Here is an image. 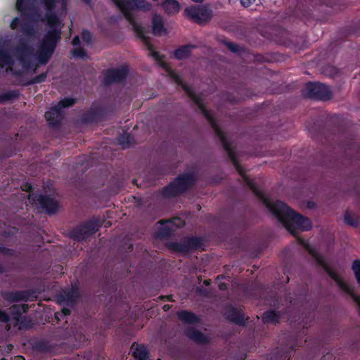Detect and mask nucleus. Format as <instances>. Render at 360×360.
I'll return each instance as SVG.
<instances>
[{
  "instance_id": "1",
  "label": "nucleus",
  "mask_w": 360,
  "mask_h": 360,
  "mask_svg": "<svg viewBox=\"0 0 360 360\" xmlns=\"http://www.w3.org/2000/svg\"><path fill=\"white\" fill-rule=\"evenodd\" d=\"M46 13L44 20L48 30L44 35L41 44L36 53V58L41 65H46L52 57L58 43L61 39L62 22L55 9L58 3L60 2L62 9H66L67 0H41Z\"/></svg>"
},
{
  "instance_id": "2",
  "label": "nucleus",
  "mask_w": 360,
  "mask_h": 360,
  "mask_svg": "<svg viewBox=\"0 0 360 360\" xmlns=\"http://www.w3.org/2000/svg\"><path fill=\"white\" fill-rule=\"evenodd\" d=\"M115 5L123 13L125 19L132 26L133 30L137 37L142 39L146 44L149 51V56L159 63H163L164 56L161 55L158 51L154 50L153 45L150 43L149 39L145 35L143 27L139 24L131 13L132 11L139 10L143 12L148 11L152 8V4L146 0H111ZM165 68V65L162 64Z\"/></svg>"
},
{
  "instance_id": "3",
  "label": "nucleus",
  "mask_w": 360,
  "mask_h": 360,
  "mask_svg": "<svg viewBox=\"0 0 360 360\" xmlns=\"http://www.w3.org/2000/svg\"><path fill=\"white\" fill-rule=\"evenodd\" d=\"M269 210L293 236L299 231H309L312 227L309 218L296 212L281 200L273 202Z\"/></svg>"
},
{
  "instance_id": "4",
  "label": "nucleus",
  "mask_w": 360,
  "mask_h": 360,
  "mask_svg": "<svg viewBox=\"0 0 360 360\" xmlns=\"http://www.w3.org/2000/svg\"><path fill=\"white\" fill-rule=\"evenodd\" d=\"M196 183V176L194 173H183L179 174L161 191L164 198H173L186 193Z\"/></svg>"
},
{
  "instance_id": "5",
  "label": "nucleus",
  "mask_w": 360,
  "mask_h": 360,
  "mask_svg": "<svg viewBox=\"0 0 360 360\" xmlns=\"http://www.w3.org/2000/svg\"><path fill=\"white\" fill-rule=\"evenodd\" d=\"M103 222L104 220L101 217L94 216L89 220L77 225L70 231L69 236L74 240L79 242L86 240L91 236L98 231Z\"/></svg>"
},
{
  "instance_id": "6",
  "label": "nucleus",
  "mask_w": 360,
  "mask_h": 360,
  "mask_svg": "<svg viewBox=\"0 0 360 360\" xmlns=\"http://www.w3.org/2000/svg\"><path fill=\"white\" fill-rule=\"evenodd\" d=\"M309 254L315 259L316 264L323 268L327 274L332 278L338 287L347 294L352 295L354 289L348 283L343 281L338 274L326 262L324 257L314 248L309 245L305 246Z\"/></svg>"
},
{
  "instance_id": "7",
  "label": "nucleus",
  "mask_w": 360,
  "mask_h": 360,
  "mask_svg": "<svg viewBox=\"0 0 360 360\" xmlns=\"http://www.w3.org/2000/svg\"><path fill=\"white\" fill-rule=\"evenodd\" d=\"M302 94L315 101H328L333 96L330 88L318 82H307L302 91Z\"/></svg>"
},
{
  "instance_id": "8",
  "label": "nucleus",
  "mask_w": 360,
  "mask_h": 360,
  "mask_svg": "<svg viewBox=\"0 0 360 360\" xmlns=\"http://www.w3.org/2000/svg\"><path fill=\"white\" fill-rule=\"evenodd\" d=\"M167 247L173 252L188 253L191 250H204V240L198 236H188L181 242H169Z\"/></svg>"
},
{
  "instance_id": "9",
  "label": "nucleus",
  "mask_w": 360,
  "mask_h": 360,
  "mask_svg": "<svg viewBox=\"0 0 360 360\" xmlns=\"http://www.w3.org/2000/svg\"><path fill=\"white\" fill-rule=\"evenodd\" d=\"M32 51L33 49L31 46L25 40L20 39L15 48V55L25 70H32V72L34 73L38 65H34L32 62L30 56Z\"/></svg>"
},
{
  "instance_id": "10",
  "label": "nucleus",
  "mask_w": 360,
  "mask_h": 360,
  "mask_svg": "<svg viewBox=\"0 0 360 360\" xmlns=\"http://www.w3.org/2000/svg\"><path fill=\"white\" fill-rule=\"evenodd\" d=\"M188 96V97L193 101V102L197 105L198 108L200 110L203 116L206 118L209 124L213 130L219 127L218 125L217 121L215 117L213 116L212 112L207 110L205 105L203 103L202 99L201 97L195 94L192 89L186 84H185L182 81V84H179Z\"/></svg>"
},
{
  "instance_id": "11",
  "label": "nucleus",
  "mask_w": 360,
  "mask_h": 360,
  "mask_svg": "<svg viewBox=\"0 0 360 360\" xmlns=\"http://www.w3.org/2000/svg\"><path fill=\"white\" fill-rule=\"evenodd\" d=\"M188 96V97L193 101V102L197 105L198 108L200 110L203 116L206 118L209 124L213 130L219 127L218 125L217 121L215 117L213 116L212 112L207 110L205 105L203 103L202 99L201 97L195 94L192 89L186 84H185L182 81V84H179Z\"/></svg>"
},
{
  "instance_id": "12",
  "label": "nucleus",
  "mask_w": 360,
  "mask_h": 360,
  "mask_svg": "<svg viewBox=\"0 0 360 360\" xmlns=\"http://www.w3.org/2000/svg\"><path fill=\"white\" fill-rule=\"evenodd\" d=\"M184 13L190 20L198 25L209 22L212 17V11L209 5L188 7Z\"/></svg>"
},
{
  "instance_id": "13",
  "label": "nucleus",
  "mask_w": 360,
  "mask_h": 360,
  "mask_svg": "<svg viewBox=\"0 0 360 360\" xmlns=\"http://www.w3.org/2000/svg\"><path fill=\"white\" fill-rule=\"evenodd\" d=\"M214 131L216 136L219 138L223 148L226 152L228 157L229 158L230 160L231 161L233 165L234 166L238 174L240 176L241 178L246 176L247 174L245 173V169L240 165L236 157V152L234 149L232 148L231 143L227 139L224 131L221 129L220 127L215 129Z\"/></svg>"
},
{
  "instance_id": "14",
  "label": "nucleus",
  "mask_w": 360,
  "mask_h": 360,
  "mask_svg": "<svg viewBox=\"0 0 360 360\" xmlns=\"http://www.w3.org/2000/svg\"><path fill=\"white\" fill-rule=\"evenodd\" d=\"M29 200L35 202L41 211L51 215L57 212L59 207L58 201L48 194L30 195Z\"/></svg>"
},
{
  "instance_id": "15",
  "label": "nucleus",
  "mask_w": 360,
  "mask_h": 360,
  "mask_svg": "<svg viewBox=\"0 0 360 360\" xmlns=\"http://www.w3.org/2000/svg\"><path fill=\"white\" fill-rule=\"evenodd\" d=\"M106 115V107L94 103L82 115L81 120L84 124L98 123L103 120Z\"/></svg>"
},
{
  "instance_id": "16",
  "label": "nucleus",
  "mask_w": 360,
  "mask_h": 360,
  "mask_svg": "<svg viewBox=\"0 0 360 360\" xmlns=\"http://www.w3.org/2000/svg\"><path fill=\"white\" fill-rule=\"evenodd\" d=\"M129 75V68L123 65L118 68H109L104 72L103 82L105 85L118 84L124 82Z\"/></svg>"
},
{
  "instance_id": "17",
  "label": "nucleus",
  "mask_w": 360,
  "mask_h": 360,
  "mask_svg": "<svg viewBox=\"0 0 360 360\" xmlns=\"http://www.w3.org/2000/svg\"><path fill=\"white\" fill-rule=\"evenodd\" d=\"M15 8L22 17L30 20H37L40 15L31 0H16Z\"/></svg>"
},
{
  "instance_id": "18",
  "label": "nucleus",
  "mask_w": 360,
  "mask_h": 360,
  "mask_svg": "<svg viewBox=\"0 0 360 360\" xmlns=\"http://www.w3.org/2000/svg\"><path fill=\"white\" fill-rule=\"evenodd\" d=\"M160 223L162 226L158 231V236L161 238H167L172 236L174 231L172 226L181 228L185 225V221L179 217H174L169 221H160Z\"/></svg>"
},
{
  "instance_id": "19",
  "label": "nucleus",
  "mask_w": 360,
  "mask_h": 360,
  "mask_svg": "<svg viewBox=\"0 0 360 360\" xmlns=\"http://www.w3.org/2000/svg\"><path fill=\"white\" fill-rule=\"evenodd\" d=\"M79 297V293L78 288L76 287H72L69 290H64L58 295V299L60 304L72 307L76 304Z\"/></svg>"
},
{
  "instance_id": "20",
  "label": "nucleus",
  "mask_w": 360,
  "mask_h": 360,
  "mask_svg": "<svg viewBox=\"0 0 360 360\" xmlns=\"http://www.w3.org/2000/svg\"><path fill=\"white\" fill-rule=\"evenodd\" d=\"M295 351V343L288 347H276L269 354L268 360H290Z\"/></svg>"
},
{
  "instance_id": "21",
  "label": "nucleus",
  "mask_w": 360,
  "mask_h": 360,
  "mask_svg": "<svg viewBox=\"0 0 360 360\" xmlns=\"http://www.w3.org/2000/svg\"><path fill=\"white\" fill-rule=\"evenodd\" d=\"M45 118L51 128H58L64 118L63 112L56 105L45 113Z\"/></svg>"
},
{
  "instance_id": "22",
  "label": "nucleus",
  "mask_w": 360,
  "mask_h": 360,
  "mask_svg": "<svg viewBox=\"0 0 360 360\" xmlns=\"http://www.w3.org/2000/svg\"><path fill=\"white\" fill-rule=\"evenodd\" d=\"M224 317L226 319L236 323L240 326H245L246 324V320H248V318L245 319L244 315L238 310L237 308L229 306L226 308L224 312Z\"/></svg>"
},
{
  "instance_id": "23",
  "label": "nucleus",
  "mask_w": 360,
  "mask_h": 360,
  "mask_svg": "<svg viewBox=\"0 0 360 360\" xmlns=\"http://www.w3.org/2000/svg\"><path fill=\"white\" fill-rule=\"evenodd\" d=\"M32 294L31 290H15L6 292L4 297L10 302H27Z\"/></svg>"
},
{
  "instance_id": "24",
  "label": "nucleus",
  "mask_w": 360,
  "mask_h": 360,
  "mask_svg": "<svg viewBox=\"0 0 360 360\" xmlns=\"http://www.w3.org/2000/svg\"><path fill=\"white\" fill-rule=\"evenodd\" d=\"M242 179L243 181L250 187L253 193L262 201V202L269 210V207H271L273 202L269 200L265 194L259 188H257L255 182L248 175L245 176Z\"/></svg>"
},
{
  "instance_id": "25",
  "label": "nucleus",
  "mask_w": 360,
  "mask_h": 360,
  "mask_svg": "<svg viewBox=\"0 0 360 360\" xmlns=\"http://www.w3.org/2000/svg\"><path fill=\"white\" fill-rule=\"evenodd\" d=\"M185 334L190 340L198 344H207L210 342V339L205 334L194 328L187 329Z\"/></svg>"
},
{
  "instance_id": "26",
  "label": "nucleus",
  "mask_w": 360,
  "mask_h": 360,
  "mask_svg": "<svg viewBox=\"0 0 360 360\" xmlns=\"http://www.w3.org/2000/svg\"><path fill=\"white\" fill-rule=\"evenodd\" d=\"M153 33L155 36L167 34V29L165 27L162 17L159 14H154L152 17Z\"/></svg>"
},
{
  "instance_id": "27",
  "label": "nucleus",
  "mask_w": 360,
  "mask_h": 360,
  "mask_svg": "<svg viewBox=\"0 0 360 360\" xmlns=\"http://www.w3.org/2000/svg\"><path fill=\"white\" fill-rule=\"evenodd\" d=\"M176 316L178 319L184 323L197 324L200 322V319L198 316L188 310L178 311Z\"/></svg>"
},
{
  "instance_id": "28",
  "label": "nucleus",
  "mask_w": 360,
  "mask_h": 360,
  "mask_svg": "<svg viewBox=\"0 0 360 360\" xmlns=\"http://www.w3.org/2000/svg\"><path fill=\"white\" fill-rule=\"evenodd\" d=\"M281 317V312L274 309L267 310L262 315V319L264 323H278L280 321Z\"/></svg>"
},
{
  "instance_id": "29",
  "label": "nucleus",
  "mask_w": 360,
  "mask_h": 360,
  "mask_svg": "<svg viewBox=\"0 0 360 360\" xmlns=\"http://www.w3.org/2000/svg\"><path fill=\"white\" fill-rule=\"evenodd\" d=\"M162 7L169 15L176 13L180 10V4L176 0H164Z\"/></svg>"
},
{
  "instance_id": "30",
  "label": "nucleus",
  "mask_w": 360,
  "mask_h": 360,
  "mask_svg": "<svg viewBox=\"0 0 360 360\" xmlns=\"http://www.w3.org/2000/svg\"><path fill=\"white\" fill-rule=\"evenodd\" d=\"M194 46L192 45L181 46L174 51V56L177 60L188 58L191 53V49Z\"/></svg>"
},
{
  "instance_id": "31",
  "label": "nucleus",
  "mask_w": 360,
  "mask_h": 360,
  "mask_svg": "<svg viewBox=\"0 0 360 360\" xmlns=\"http://www.w3.org/2000/svg\"><path fill=\"white\" fill-rule=\"evenodd\" d=\"M33 350L39 353H48L51 351V345L50 343L44 340H39L34 341L32 344Z\"/></svg>"
},
{
  "instance_id": "32",
  "label": "nucleus",
  "mask_w": 360,
  "mask_h": 360,
  "mask_svg": "<svg viewBox=\"0 0 360 360\" xmlns=\"http://www.w3.org/2000/svg\"><path fill=\"white\" fill-rule=\"evenodd\" d=\"M14 60L10 53L4 47L0 46V68L5 65L12 66Z\"/></svg>"
},
{
  "instance_id": "33",
  "label": "nucleus",
  "mask_w": 360,
  "mask_h": 360,
  "mask_svg": "<svg viewBox=\"0 0 360 360\" xmlns=\"http://www.w3.org/2000/svg\"><path fill=\"white\" fill-rule=\"evenodd\" d=\"M48 72H42L30 80H21L18 84L22 86H27L35 84H40L44 82L47 78Z\"/></svg>"
},
{
  "instance_id": "34",
  "label": "nucleus",
  "mask_w": 360,
  "mask_h": 360,
  "mask_svg": "<svg viewBox=\"0 0 360 360\" xmlns=\"http://www.w3.org/2000/svg\"><path fill=\"white\" fill-rule=\"evenodd\" d=\"M133 356L136 360H148V352L143 345H138L133 352Z\"/></svg>"
},
{
  "instance_id": "35",
  "label": "nucleus",
  "mask_w": 360,
  "mask_h": 360,
  "mask_svg": "<svg viewBox=\"0 0 360 360\" xmlns=\"http://www.w3.org/2000/svg\"><path fill=\"white\" fill-rule=\"evenodd\" d=\"M344 221L346 224L356 228L359 225V219L352 214L349 211L346 210L344 214Z\"/></svg>"
},
{
  "instance_id": "36",
  "label": "nucleus",
  "mask_w": 360,
  "mask_h": 360,
  "mask_svg": "<svg viewBox=\"0 0 360 360\" xmlns=\"http://www.w3.org/2000/svg\"><path fill=\"white\" fill-rule=\"evenodd\" d=\"M18 90H11L0 95V103L17 98L19 96Z\"/></svg>"
},
{
  "instance_id": "37",
  "label": "nucleus",
  "mask_w": 360,
  "mask_h": 360,
  "mask_svg": "<svg viewBox=\"0 0 360 360\" xmlns=\"http://www.w3.org/2000/svg\"><path fill=\"white\" fill-rule=\"evenodd\" d=\"M21 32L25 37H32L36 34L34 26L30 22H24L21 25Z\"/></svg>"
},
{
  "instance_id": "38",
  "label": "nucleus",
  "mask_w": 360,
  "mask_h": 360,
  "mask_svg": "<svg viewBox=\"0 0 360 360\" xmlns=\"http://www.w3.org/2000/svg\"><path fill=\"white\" fill-rule=\"evenodd\" d=\"M119 143L124 148H129L134 142V137L128 133H124L118 138Z\"/></svg>"
},
{
  "instance_id": "39",
  "label": "nucleus",
  "mask_w": 360,
  "mask_h": 360,
  "mask_svg": "<svg viewBox=\"0 0 360 360\" xmlns=\"http://www.w3.org/2000/svg\"><path fill=\"white\" fill-rule=\"evenodd\" d=\"M76 103V99L72 97H65L61 99L57 104L58 108L62 111L64 108H70Z\"/></svg>"
},
{
  "instance_id": "40",
  "label": "nucleus",
  "mask_w": 360,
  "mask_h": 360,
  "mask_svg": "<svg viewBox=\"0 0 360 360\" xmlns=\"http://www.w3.org/2000/svg\"><path fill=\"white\" fill-rule=\"evenodd\" d=\"M16 325L19 326V328H30L32 326V321L27 316H22L16 321Z\"/></svg>"
},
{
  "instance_id": "41",
  "label": "nucleus",
  "mask_w": 360,
  "mask_h": 360,
  "mask_svg": "<svg viewBox=\"0 0 360 360\" xmlns=\"http://www.w3.org/2000/svg\"><path fill=\"white\" fill-rule=\"evenodd\" d=\"M70 54L75 58L84 59L87 58L86 51L81 46L72 49L70 51Z\"/></svg>"
},
{
  "instance_id": "42",
  "label": "nucleus",
  "mask_w": 360,
  "mask_h": 360,
  "mask_svg": "<svg viewBox=\"0 0 360 360\" xmlns=\"http://www.w3.org/2000/svg\"><path fill=\"white\" fill-rule=\"evenodd\" d=\"M352 269L356 279L357 283L360 285V260L354 259L352 263Z\"/></svg>"
},
{
  "instance_id": "43",
  "label": "nucleus",
  "mask_w": 360,
  "mask_h": 360,
  "mask_svg": "<svg viewBox=\"0 0 360 360\" xmlns=\"http://www.w3.org/2000/svg\"><path fill=\"white\" fill-rule=\"evenodd\" d=\"M70 307H63L60 311H57L55 313V318L60 321V319H63L64 317L70 315L71 314V309H70Z\"/></svg>"
},
{
  "instance_id": "44",
  "label": "nucleus",
  "mask_w": 360,
  "mask_h": 360,
  "mask_svg": "<svg viewBox=\"0 0 360 360\" xmlns=\"http://www.w3.org/2000/svg\"><path fill=\"white\" fill-rule=\"evenodd\" d=\"M224 44L233 53H238L240 51V47L234 42L225 41Z\"/></svg>"
},
{
  "instance_id": "45",
  "label": "nucleus",
  "mask_w": 360,
  "mask_h": 360,
  "mask_svg": "<svg viewBox=\"0 0 360 360\" xmlns=\"http://www.w3.org/2000/svg\"><path fill=\"white\" fill-rule=\"evenodd\" d=\"M11 314L13 316V319L16 321L20 317H21L22 311L20 309V307H18V304H14L11 308Z\"/></svg>"
},
{
  "instance_id": "46",
  "label": "nucleus",
  "mask_w": 360,
  "mask_h": 360,
  "mask_svg": "<svg viewBox=\"0 0 360 360\" xmlns=\"http://www.w3.org/2000/svg\"><path fill=\"white\" fill-rule=\"evenodd\" d=\"M82 38L84 42L88 45L92 43V34L87 30H83L82 32Z\"/></svg>"
},
{
  "instance_id": "47",
  "label": "nucleus",
  "mask_w": 360,
  "mask_h": 360,
  "mask_svg": "<svg viewBox=\"0 0 360 360\" xmlns=\"http://www.w3.org/2000/svg\"><path fill=\"white\" fill-rule=\"evenodd\" d=\"M169 77L177 84H182V79L180 75L176 72L174 70L168 69L167 70Z\"/></svg>"
},
{
  "instance_id": "48",
  "label": "nucleus",
  "mask_w": 360,
  "mask_h": 360,
  "mask_svg": "<svg viewBox=\"0 0 360 360\" xmlns=\"http://www.w3.org/2000/svg\"><path fill=\"white\" fill-rule=\"evenodd\" d=\"M0 253L9 257H14L15 255V250L12 248L4 247L0 244Z\"/></svg>"
},
{
  "instance_id": "49",
  "label": "nucleus",
  "mask_w": 360,
  "mask_h": 360,
  "mask_svg": "<svg viewBox=\"0 0 360 360\" xmlns=\"http://www.w3.org/2000/svg\"><path fill=\"white\" fill-rule=\"evenodd\" d=\"M9 67V70L13 76H14L16 78H20L19 82L21 80H24L21 77H22L23 72L20 70H14L11 66Z\"/></svg>"
},
{
  "instance_id": "50",
  "label": "nucleus",
  "mask_w": 360,
  "mask_h": 360,
  "mask_svg": "<svg viewBox=\"0 0 360 360\" xmlns=\"http://www.w3.org/2000/svg\"><path fill=\"white\" fill-rule=\"evenodd\" d=\"M21 25L22 23L20 18L18 17H15L14 18H13L10 23V27L11 30H16L18 29V26H21Z\"/></svg>"
},
{
  "instance_id": "51",
  "label": "nucleus",
  "mask_w": 360,
  "mask_h": 360,
  "mask_svg": "<svg viewBox=\"0 0 360 360\" xmlns=\"http://www.w3.org/2000/svg\"><path fill=\"white\" fill-rule=\"evenodd\" d=\"M226 98L231 103H236L240 101V98L236 97L232 94H227Z\"/></svg>"
},
{
  "instance_id": "52",
  "label": "nucleus",
  "mask_w": 360,
  "mask_h": 360,
  "mask_svg": "<svg viewBox=\"0 0 360 360\" xmlns=\"http://www.w3.org/2000/svg\"><path fill=\"white\" fill-rule=\"evenodd\" d=\"M0 321L3 323H8L10 321L8 314L3 310L0 309Z\"/></svg>"
},
{
  "instance_id": "53",
  "label": "nucleus",
  "mask_w": 360,
  "mask_h": 360,
  "mask_svg": "<svg viewBox=\"0 0 360 360\" xmlns=\"http://www.w3.org/2000/svg\"><path fill=\"white\" fill-rule=\"evenodd\" d=\"M240 1L243 7L248 8L251 6L255 1V0H240Z\"/></svg>"
},
{
  "instance_id": "54",
  "label": "nucleus",
  "mask_w": 360,
  "mask_h": 360,
  "mask_svg": "<svg viewBox=\"0 0 360 360\" xmlns=\"http://www.w3.org/2000/svg\"><path fill=\"white\" fill-rule=\"evenodd\" d=\"M72 44L74 46H80V38L78 35H76L73 37L72 40Z\"/></svg>"
},
{
  "instance_id": "55",
  "label": "nucleus",
  "mask_w": 360,
  "mask_h": 360,
  "mask_svg": "<svg viewBox=\"0 0 360 360\" xmlns=\"http://www.w3.org/2000/svg\"><path fill=\"white\" fill-rule=\"evenodd\" d=\"M22 313H26L28 311L29 306L27 304H18Z\"/></svg>"
},
{
  "instance_id": "56",
  "label": "nucleus",
  "mask_w": 360,
  "mask_h": 360,
  "mask_svg": "<svg viewBox=\"0 0 360 360\" xmlns=\"http://www.w3.org/2000/svg\"><path fill=\"white\" fill-rule=\"evenodd\" d=\"M218 288L220 290L224 291L227 290V285L225 283H220L218 285Z\"/></svg>"
},
{
  "instance_id": "57",
  "label": "nucleus",
  "mask_w": 360,
  "mask_h": 360,
  "mask_svg": "<svg viewBox=\"0 0 360 360\" xmlns=\"http://www.w3.org/2000/svg\"><path fill=\"white\" fill-rule=\"evenodd\" d=\"M309 15V8L307 6V9H304V13H302L303 18H307Z\"/></svg>"
},
{
  "instance_id": "58",
  "label": "nucleus",
  "mask_w": 360,
  "mask_h": 360,
  "mask_svg": "<svg viewBox=\"0 0 360 360\" xmlns=\"http://www.w3.org/2000/svg\"><path fill=\"white\" fill-rule=\"evenodd\" d=\"M6 272V267L1 263H0V275L4 274Z\"/></svg>"
},
{
  "instance_id": "59",
  "label": "nucleus",
  "mask_w": 360,
  "mask_h": 360,
  "mask_svg": "<svg viewBox=\"0 0 360 360\" xmlns=\"http://www.w3.org/2000/svg\"><path fill=\"white\" fill-rule=\"evenodd\" d=\"M307 128H308V130L310 133H311L313 134V136H314L315 134H316V129H314L313 127H309L307 126Z\"/></svg>"
},
{
  "instance_id": "60",
  "label": "nucleus",
  "mask_w": 360,
  "mask_h": 360,
  "mask_svg": "<svg viewBox=\"0 0 360 360\" xmlns=\"http://www.w3.org/2000/svg\"><path fill=\"white\" fill-rule=\"evenodd\" d=\"M212 283V281L210 279H205L203 281V284L205 285V286H209Z\"/></svg>"
},
{
  "instance_id": "61",
  "label": "nucleus",
  "mask_w": 360,
  "mask_h": 360,
  "mask_svg": "<svg viewBox=\"0 0 360 360\" xmlns=\"http://www.w3.org/2000/svg\"><path fill=\"white\" fill-rule=\"evenodd\" d=\"M314 206H315V203H314V202H309L307 203V207H308L309 208H310V209L314 208Z\"/></svg>"
},
{
  "instance_id": "62",
  "label": "nucleus",
  "mask_w": 360,
  "mask_h": 360,
  "mask_svg": "<svg viewBox=\"0 0 360 360\" xmlns=\"http://www.w3.org/2000/svg\"><path fill=\"white\" fill-rule=\"evenodd\" d=\"M25 186H26L25 190H26L27 191H32V186H31L30 184H27L25 185Z\"/></svg>"
},
{
  "instance_id": "63",
  "label": "nucleus",
  "mask_w": 360,
  "mask_h": 360,
  "mask_svg": "<svg viewBox=\"0 0 360 360\" xmlns=\"http://www.w3.org/2000/svg\"><path fill=\"white\" fill-rule=\"evenodd\" d=\"M15 360H25V359L22 356H18L15 357Z\"/></svg>"
},
{
  "instance_id": "64",
  "label": "nucleus",
  "mask_w": 360,
  "mask_h": 360,
  "mask_svg": "<svg viewBox=\"0 0 360 360\" xmlns=\"http://www.w3.org/2000/svg\"><path fill=\"white\" fill-rule=\"evenodd\" d=\"M134 249V246L132 244H129V247H128V251L129 252H131Z\"/></svg>"
}]
</instances>
